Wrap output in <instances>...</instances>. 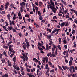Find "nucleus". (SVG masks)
Masks as SVG:
<instances>
[{
    "label": "nucleus",
    "mask_w": 77,
    "mask_h": 77,
    "mask_svg": "<svg viewBox=\"0 0 77 77\" xmlns=\"http://www.w3.org/2000/svg\"><path fill=\"white\" fill-rule=\"evenodd\" d=\"M47 6L48 9H49V8L51 9L52 10L53 12L54 13H56V8H54V7H52L50 4L49 5H47ZM49 6H50V8H49Z\"/></svg>",
    "instance_id": "obj_1"
},
{
    "label": "nucleus",
    "mask_w": 77,
    "mask_h": 77,
    "mask_svg": "<svg viewBox=\"0 0 77 77\" xmlns=\"http://www.w3.org/2000/svg\"><path fill=\"white\" fill-rule=\"evenodd\" d=\"M20 5L21 6V7L22 8H24L25 6H26V3L24 2H22V3H20Z\"/></svg>",
    "instance_id": "obj_2"
},
{
    "label": "nucleus",
    "mask_w": 77,
    "mask_h": 77,
    "mask_svg": "<svg viewBox=\"0 0 77 77\" xmlns=\"http://www.w3.org/2000/svg\"><path fill=\"white\" fill-rule=\"evenodd\" d=\"M9 3L7 2L6 3H5V8L6 9H7L8 8V6H9Z\"/></svg>",
    "instance_id": "obj_3"
},
{
    "label": "nucleus",
    "mask_w": 77,
    "mask_h": 77,
    "mask_svg": "<svg viewBox=\"0 0 77 77\" xmlns=\"http://www.w3.org/2000/svg\"><path fill=\"white\" fill-rule=\"evenodd\" d=\"M15 60H16V57H14L13 59V60L14 62V65H15L16 64V63H17V62H16V61Z\"/></svg>",
    "instance_id": "obj_4"
},
{
    "label": "nucleus",
    "mask_w": 77,
    "mask_h": 77,
    "mask_svg": "<svg viewBox=\"0 0 77 77\" xmlns=\"http://www.w3.org/2000/svg\"><path fill=\"white\" fill-rule=\"evenodd\" d=\"M22 55L23 56H24L25 59H26V60H28V58L27 57V55L25 54H24L23 53H22Z\"/></svg>",
    "instance_id": "obj_5"
},
{
    "label": "nucleus",
    "mask_w": 77,
    "mask_h": 77,
    "mask_svg": "<svg viewBox=\"0 0 77 77\" xmlns=\"http://www.w3.org/2000/svg\"><path fill=\"white\" fill-rule=\"evenodd\" d=\"M9 48V51H11V52H12V53H15V51H13V48Z\"/></svg>",
    "instance_id": "obj_6"
},
{
    "label": "nucleus",
    "mask_w": 77,
    "mask_h": 77,
    "mask_svg": "<svg viewBox=\"0 0 77 77\" xmlns=\"http://www.w3.org/2000/svg\"><path fill=\"white\" fill-rule=\"evenodd\" d=\"M56 45H53V48L52 49L53 52H54V50H55V49H56Z\"/></svg>",
    "instance_id": "obj_7"
},
{
    "label": "nucleus",
    "mask_w": 77,
    "mask_h": 77,
    "mask_svg": "<svg viewBox=\"0 0 77 77\" xmlns=\"http://www.w3.org/2000/svg\"><path fill=\"white\" fill-rule=\"evenodd\" d=\"M47 55L48 57H49V56H50V57H52V54H51V52L48 53Z\"/></svg>",
    "instance_id": "obj_8"
},
{
    "label": "nucleus",
    "mask_w": 77,
    "mask_h": 77,
    "mask_svg": "<svg viewBox=\"0 0 77 77\" xmlns=\"http://www.w3.org/2000/svg\"><path fill=\"white\" fill-rule=\"evenodd\" d=\"M26 47L28 49L30 47V44H29V42H26Z\"/></svg>",
    "instance_id": "obj_9"
},
{
    "label": "nucleus",
    "mask_w": 77,
    "mask_h": 77,
    "mask_svg": "<svg viewBox=\"0 0 77 77\" xmlns=\"http://www.w3.org/2000/svg\"><path fill=\"white\" fill-rule=\"evenodd\" d=\"M60 5L62 8L63 11H64V6H63V5L61 3H60Z\"/></svg>",
    "instance_id": "obj_10"
},
{
    "label": "nucleus",
    "mask_w": 77,
    "mask_h": 77,
    "mask_svg": "<svg viewBox=\"0 0 77 77\" xmlns=\"http://www.w3.org/2000/svg\"><path fill=\"white\" fill-rule=\"evenodd\" d=\"M7 17L8 20H10V19H11L10 17H11V15H10V14L7 15Z\"/></svg>",
    "instance_id": "obj_11"
},
{
    "label": "nucleus",
    "mask_w": 77,
    "mask_h": 77,
    "mask_svg": "<svg viewBox=\"0 0 77 77\" xmlns=\"http://www.w3.org/2000/svg\"><path fill=\"white\" fill-rule=\"evenodd\" d=\"M3 48H5V49H7L9 48V47H8V46H7L5 45H3Z\"/></svg>",
    "instance_id": "obj_12"
},
{
    "label": "nucleus",
    "mask_w": 77,
    "mask_h": 77,
    "mask_svg": "<svg viewBox=\"0 0 77 77\" xmlns=\"http://www.w3.org/2000/svg\"><path fill=\"white\" fill-rule=\"evenodd\" d=\"M61 2H62V3H63V4H64V5H65V6H66V5H67V4H66V3L63 0H62Z\"/></svg>",
    "instance_id": "obj_13"
},
{
    "label": "nucleus",
    "mask_w": 77,
    "mask_h": 77,
    "mask_svg": "<svg viewBox=\"0 0 77 77\" xmlns=\"http://www.w3.org/2000/svg\"><path fill=\"white\" fill-rule=\"evenodd\" d=\"M3 28L4 29V30H5V31H7V32H8V30H7L6 29V27L5 26H3Z\"/></svg>",
    "instance_id": "obj_14"
},
{
    "label": "nucleus",
    "mask_w": 77,
    "mask_h": 77,
    "mask_svg": "<svg viewBox=\"0 0 77 77\" xmlns=\"http://www.w3.org/2000/svg\"><path fill=\"white\" fill-rule=\"evenodd\" d=\"M7 29L8 30H12V26H10V27H8L7 28Z\"/></svg>",
    "instance_id": "obj_15"
},
{
    "label": "nucleus",
    "mask_w": 77,
    "mask_h": 77,
    "mask_svg": "<svg viewBox=\"0 0 77 77\" xmlns=\"http://www.w3.org/2000/svg\"><path fill=\"white\" fill-rule=\"evenodd\" d=\"M1 61H2V63H4L5 62L6 60H5V58H4L2 59H1Z\"/></svg>",
    "instance_id": "obj_16"
},
{
    "label": "nucleus",
    "mask_w": 77,
    "mask_h": 77,
    "mask_svg": "<svg viewBox=\"0 0 77 77\" xmlns=\"http://www.w3.org/2000/svg\"><path fill=\"white\" fill-rule=\"evenodd\" d=\"M33 60L35 61V62H38V60H37L36 58H34L33 59Z\"/></svg>",
    "instance_id": "obj_17"
},
{
    "label": "nucleus",
    "mask_w": 77,
    "mask_h": 77,
    "mask_svg": "<svg viewBox=\"0 0 77 77\" xmlns=\"http://www.w3.org/2000/svg\"><path fill=\"white\" fill-rule=\"evenodd\" d=\"M21 58H22V59H23V60H24V61H26V58H25L24 56H21Z\"/></svg>",
    "instance_id": "obj_18"
},
{
    "label": "nucleus",
    "mask_w": 77,
    "mask_h": 77,
    "mask_svg": "<svg viewBox=\"0 0 77 77\" xmlns=\"http://www.w3.org/2000/svg\"><path fill=\"white\" fill-rule=\"evenodd\" d=\"M50 3L51 5L53 6L52 7H54V6H55L54 5V2H51Z\"/></svg>",
    "instance_id": "obj_19"
},
{
    "label": "nucleus",
    "mask_w": 77,
    "mask_h": 77,
    "mask_svg": "<svg viewBox=\"0 0 77 77\" xmlns=\"http://www.w3.org/2000/svg\"><path fill=\"white\" fill-rule=\"evenodd\" d=\"M54 52H52V57L53 56V57H56V55H55V54H54Z\"/></svg>",
    "instance_id": "obj_20"
},
{
    "label": "nucleus",
    "mask_w": 77,
    "mask_h": 77,
    "mask_svg": "<svg viewBox=\"0 0 77 77\" xmlns=\"http://www.w3.org/2000/svg\"><path fill=\"white\" fill-rule=\"evenodd\" d=\"M59 41V44H61L62 43V41H61V38H59L58 39Z\"/></svg>",
    "instance_id": "obj_21"
},
{
    "label": "nucleus",
    "mask_w": 77,
    "mask_h": 77,
    "mask_svg": "<svg viewBox=\"0 0 77 77\" xmlns=\"http://www.w3.org/2000/svg\"><path fill=\"white\" fill-rule=\"evenodd\" d=\"M65 25V22H63L61 23V27L64 26Z\"/></svg>",
    "instance_id": "obj_22"
},
{
    "label": "nucleus",
    "mask_w": 77,
    "mask_h": 77,
    "mask_svg": "<svg viewBox=\"0 0 77 77\" xmlns=\"http://www.w3.org/2000/svg\"><path fill=\"white\" fill-rule=\"evenodd\" d=\"M72 61L70 60L69 61V65L70 66H71V65H72Z\"/></svg>",
    "instance_id": "obj_23"
},
{
    "label": "nucleus",
    "mask_w": 77,
    "mask_h": 77,
    "mask_svg": "<svg viewBox=\"0 0 77 77\" xmlns=\"http://www.w3.org/2000/svg\"><path fill=\"white\" fill-rule=\"evenodd\" d=\"M68 9H66L64 11H63V12L64 14H66V13H68Z\"/></svg>",
    "instance_id": "obj_24"
},
{
    "label": "nucleus",
    "mask_w": 77,
    "mask_h": 77,
    "mask_svg": "<svg viewBox=\"0 0 77 77\" xmlns=\"http://www.w3.org/2000/svg\"><path fill=\"white\" fill-rule=\"evenodd\" d=\"M3 53L4 55H5V56H6V57L7 56V54H6V52L4 51Z\"/></svg>",
    "instance_id": "obj_25"
},
{
    "label": "nucleus",
    "mask_w": 77,
    "mask_h": 77,
    "mask_svg": "<svg viewBox=\"0 0 77 77\" xmlns=\"http://www.w3.org/2000/svg\"><path fill=\"white\" fill-rule=\"evenodd\" d=\"M27 75L28 76H29V77H32V75L31 74H29L28 73H27Z\"/></svg>",
    "instance_id": "obj_26"
},
{
    "label": "nucleus",
    "mask_w": 77,
    "mask_h": 77,
    "mask_svg": "<svg viewBox=\"0 0 77 77\" xmlns=\"http://www.w3.org/2000/svg\"><path fill=\"white\" fill-rule=\"evenodd\" d=\"M8 46H9V48H12V47H13V45H10V44H8V45H7Z\"/></svg>",
    "instance_id": "obj_27"
},
{
    "label": "nucleus",
    "mask_w": 77,
    "mask_h": 77,
    "mask_svg": "<svg viewBox=\"0 0 77 77\" xmlns=\"http://www.w3.org/2000/svg\"><path fill=\"white\" fill-rule=\"evenodd\" d=\"M8 75L7 74H5V75H2V77H8Z\"/></svg>",
    "instance_id": "obj_28"
},
{
    "label": "nucleus",
    "mask_w": 77,
    "mask_h": 77,
    "mask_svg": "<svg viewBox=\"0 0 77 77\" xmlns=\"http://www.w3.org/2000/svg\"><path fill=\"white\" fill-rule=\"evenodd\" d=\"M67 52H68V51H64V52L63 53V54H64V55H65V54H66V53H67Z\"/></svg>",
    "instance_id": "obj_29"
},
{
    "label": "nucleus",
    "mask_w": 77,
    "mask_h": 77,
    "mask_svg": "<svg viewBox=\"0 0 77 77\" xmlns=\"http://www.w3.org/2000/svg\"><path fill=\"white\" fill-rule=\"evenodd\" d=\"M58 67L59 68V69L61 70V71H63V69H62V68L60 66H59V65L58 66Z\"/></svg>",
    "instance_id": "obj_30"
},
{
    "label": "nucleus",
    "mask_w": 77,
    "mask_h": 77,
    "mask_svg": "<svg viewBox=\"0 0 77 77\" xmlns=\"http://www.w3.org/2000/svg\"><path fill=\"white\" fill-rule=\"evenodd\" d=\"M50 43H49V45H51V44H53V42H52V41L50 40Z\"/></svg>",
    "instance_id": "obj_31"
},
{
    "label": "nucleus",
    "mask_w": 77,
    "mask_h": 77,
    "mask_svg": "<svg viewBox=\"0 0 77 77\" xmlns=\"http://www.w3.org/2000/svg\"><path fill=\"white\" fill-rule=\"evenodd\" d=\"M34 24L35 26V27H37V28H38L39 27V26H38V25L36 24V23H34Z\"/></svg>",
    "instance_id": "obj_32"
},
{
    "label": "nucleus",
    "mask_w": 77,
    "mask_h": 77,
    "mask_svg": "<svg viewBox=\"0 0 77 77\" xmlns=\"http://www.w3.org/2000/svg\"><path fill=\"white\" fill-rule=\"evenodd\" d=\"M18 17H21V14L20 12H19L18 13Z\"/></svg>",
    "instance_id": "obj_33"
},
{
    "label": "nucleus",
    "mask_w": 77,
    "mask_h": 77,
    "mask_svg": "<svg viewBox=\"0 0 77 77\" xmlns=\"http://www.w3.org/2000/svg\"><path fill=\"white\" fill-rule=\"evenodd\" d=\"M62 68H63V69H64V70H66V66H62Z\"/></svg>",
    "instance_id": "obj_34"
},
{
    "label": "nucleus",
    "mask_w": 77,
    "mask_h": 77,
    "mask_svg": "<svg viewBox=\"0 0 77 77\" xmlns=\"http://www.w3.org/2000/svg\"><path fill=\"white\" fill-rule=\"evenodd\" d=\"M68 20L69 21L70 20V21H73V20L71 18H69Z\"/></svg>",
    "instance_id": "obj_35"
},
{
    "label": "nucleus",
    "mask_w": 77,
    "mask_h": 77,
    "mask_svg": "<svg viewBox=\"0 0 77 77\" xmlns=\"http://www.w3.org/2000/svg\"><path fill=\"white\" fill-rule=\"evenodd\" d=\"M50 72H54V69H53L52 70H50Z\"/></svg>",
    "instance_id": "obj_36"
},
{
    "label": "nucleus",
    "mask_w": 77,
    "mask_h": 77,
    "mask_svg": "<svg viewBox=\"0 0 77 77\" xmlns=\"http://www.w3.org/2000/svg\"><path fill=\"white\" fill-rule=\"evenodd\" d=\"M22 72V73H21V74L23 76H24V75L25 73H24V71H23V72Z\"/></svg>",
    "instance_id": "obj_37"
},
{
    "label": "nucleus",
    "mask_w": 77,
    "mask_h": 77,
    "mask_svg": "<svg viewBox=\"0 0 77 77\" xmlns=\"http://www.w3.org/2000/svg\"><path fill=\"white\" fill-rule=\"evenodd\" d=\"M55 55H57V49H56L55 51Z\"/></svg>",
    "instance_id": "obj_38"
},
{
    "label": "nucleus",
    "mask_w": 77,
    "mask_h": 77,
    "mask_svg": "<svg viewBox=\"0 0 77 77\" xmlns=\"http://www.w3.org/2000/svg\"><path fill=\"white\" fill-rule=\"evenodd\" d=\"M55 30H56V31H57V32H58L59 33V31L60 30V29H58L57 30V29H55Z\"/></svg>",
    "instance_id": "obj_39"
},
{
    "label": "nucleus",
    "mask_w": 77,
    "mask_h": 77,
    "mask_svg": "<svg viewBox=\"0 0 77 77\" xmlns=\"http://www.w3.org/2000/svg\"><path fill=\"white\" fill-rule=\"evenodd\" d=\"M5 26H9V23H8L7 22H5Z\"/></svg>",
    "instance_id": "obj_40"
},
{
    "label": "nucleus",
    "mask_w": 77,
    "mask_h": 77,
    "mask_svg": "<svg viewBox=\"0 0 77 77\" xmlns=\"http://www.w3.org/2000/svg\"><path fill=\"white\" fill-rule=\"evenodd\" d=\"M7 63L8 64H11L12 62H10L9 60H8L7 61Z\"/></svg>",
    "instance_id": "obj_41"
},
{
    "label": "nucleus",
    "mask_w": 77,
    "mask_h": 77,
    "mask_svg": "<svg viewBox=\"0 0 77 77\" xmlns=\"http://www.w3.org/2000/svg\"><path fill=\"white\" fill-rule=\"evenodd\" d=\"M38 48L40 50H41V51H42V50H43L42 48H39V47H38Z\"/></svg>",
    "instance_id": "obj_42"
},
{
    "label": "nucleus",
    "mask_w": 77,
    "mask_h": 77,
    "mask_svg": "<svg viewBox=\"0 0 77 77\" xmlns=\"http://www.w3.org/2000/svg\"><path fill=\"white\" fill-rule=\"evenodd\" d=\"M13 67L14 68V69H17V66H16L15 65H13Z\"/></svg>",
    "instance_id": "obj_43"
},
{
    "label": "nucleus",
    "mask_w": 77,
    "mask_h": 77,
    "mask_svg": "<svg viewBox=\"0 0 77 77\" xmlns=\"http://www.w3.org/2000/svg\"><path fill=\"white\" fill-rule=\"evenodd\" d=\"M29 14H26L25 16V17H29Z\"/></svg>",
    "instance_id": "obj_44"
},
{
    "label": "nucleus",
    "mask_w": 77,
    "mask_h": 77,
    "mask_svg": "<svg viewBox=\"0 0 77 77\" xmlns=\"http://www.w3.org/2000/svg\"><path fill=\"white\" fill-rule=\"evenodd\" d=\"M77 47V45L76 44H75L73 45V47H75V48Z\"/></svg>",
    "instance_id": "obj_45"
},
{
    "label": "nucleus",
    "mask_w": 77,
    "mask_h": 77,
    "mask_svg": "<svg viewBox=\"0 0 77 77\" xmlns=\"http://www.w3.org/2000/svg\"><path fill=\"white\" fill-rule=\"evenodd\" d=\"M48 69V64H46L45 66V69Z\"/></svg>",
    "instance_id": "obj_46"
},
{
    "label": "nucleus",
    "mask_w": 77,
    "mask_h": 77,
    "mask_svg": "<svg viewBox=\"0 0 77 77\" xmlns=\"http://www.w3.org/2000/svg\"><path fill=\"white\" fill-rule=\"evenodd\" d=\"M75 30H73L72 32V34L73 35H74V34H75Z\"/></svg>",
    "instance_id": "obj_47"
},
{
    "label": "nucleus",
    "mask_w": 77,
    "mask_h": 77,
    "mask_svg": "<svg viewBox=\"0 0 77 77\" xmlns=\"http://www.w3.org/2000/svg\"><path fill=\"white\" fill-rule=\"evenodd\" d=\"M23 68H20V71L21 72H23V71H24V70H23Z\"/></svg>",
    "instance_id": "obj_48"
},
{
    "label": "nucleus",
    "mask_w": 77,
    "mask_h": 77,
    "mask_svg": "<svg viewBox=\"0 0 77 77\" xmlns=\"http://www.w3.org/2000/svg\"><path fill=\"white\" fill-rule=\"evenodd\" d=\"M48 63L50 65H52V63H51L50 61L48 62Z\"/></svg>",
    "instance_id": "obj_49"
},
{
    "label": "nucleus",
    "mask_w": 77,
    "mask_h": 77,
    "mask_svg": "<svg viewBox=\"0 0 77 77\" xmlns=\"http://www.w3.org/2000/svg\"><path fill=\"white\" fill-rule=\"evenodd\" d=\"M0 37L1 38V39H2V40H4V38H3L2 37V35L1 34V35Z\"/></svg>",
    "instance_id": "obj_50"
},
{
    "label": "nucleus",
    "mask_w": 77,
    "mask_h": 77,
    "mask_svg": "<svg viewBox=\"0 0 77 77\" xmlns=\"http://www.w3.org/2000/svg\"><path fill=\"white\" fill-rule=\"evenodd\" d=\"M11 23L13 25H14V26H15V23H14V21H12Z\"/></svg>",
    "instance_id": "obj_51"
},
{
    "label": "nucleus",
    "mask_w": 77,
    "mask_h": 77,
    "mask_svg": "<svg viewBox=\"0 0 77 77\" xmlns=\"http://www.w3.org/2000/svg\"><path fill=\"white\" fill-rule=\"evenodd\" d=\"M74 22L76 23V24H77V19H75L74 20Z\"/></svg>",
    "instance_id": "obj_52"
},
{
    "label": "nucleus",
    "mask_w": 77,
    "mask_h": 77,
    "mask_svg": "<svg viewBox=\"0 0 77 77\" xmlns=\"http://www.w3.org/2000/svg\"><path fill=\"white\" fill-rule=\"evenodd\" d=\"M46 50H48L49 48H48V45H46Z\"/></svg>",
    "instance_id": "obj_53"
},
{
    "label": "nucleus",
    "mask_w": 77,
    "mask_h": 77,
    "mask_svg": "<svg viewBox=\"0 0 77 77\" xmlns=\"http://www.w3.org/2000/svg\"><path fill=\"white\" fill-rule=\"evenodd\" d=\"M26 71H27L28 72H30V69H29L27 68L26 69Z\"/></svg>",
    "instance_id": "obj_54"
},
{
    "label": "nucleus",
    "mask_w": 77,
    "mask_h": 77,
    "mask_svg": "<svg viewBox=\"0 0 77 77\" xmlns=\"http://www.w3.org/2000/svg\"><path fill=\"white\" fill-rule=\"evenodd\" d=\"M53 19L54 20H56V19L57 18H56V16L53 17Z\"/></svg>",
    "instance_id": "obj_55"
},
{
    "label": "nucleus",
    "mask_w": 77,
    "mask_h": 77,
    "mask_svg": "<svg viewBox=\"0 0 77 77\" xmlns=\"http://www.w3.org/2000/svg\"><path fill=\"white\" fill-rule=\"evenodd\" d=\"M23 47L24 50H26V45H23Z\"/></svg>",
    "instance_id": "obj_56"
},
{
    "label": "nucleus",
    "mask_w": 77,
    "mask_h": 77,
    "mask_svg": "<svg viewBox=\"0 0 77 77\" xmlns=\"http://www.w3.org/2000/svg\"><path fill=\"white\" fill-rule=\"evenodd\" d=\"M19 36H20V37H21V36H22V34H21V33H19Z\"/></svg>",
    "instance_id": "obj_57"
},
{
    "label": "nucleus",
    "mask_w": 77,
    "mask_h": 77,
    "mask_svg": "<svg viewBox=\"0 0 77 77\" xmlns=\"http://www.w3.org/2000/svg\"><path fill=\"white\" fill-rule=\"evenodd\" d=\"M63 42L65 44H66V40L65 39L64 40Z\"/></svg>",
    "instance_id": "obj_58"
},
{
    "label": "nucleus",
    "mask_w": 77,
    "mask_h": 77,
    "mask_svg": "<svg viewBox=\"0 0 77 77\" xmlns=\"http://www.w3.org/2000/svg\"><path fill=\"white\" fill-rule=\"evenodd\" d=\"M72 69L73 72H75V68L74 67H72Z\"/></svg>",
    "instance_id": "obj_59"
},
{
    "label": "nucleus",
    "mask_w": 77,
    "mask_h": 77,
    "mask_svg": "<svg viewBox=\"0 0 77 77\" xmlns=\"http://www.w3.org/2000/svg\"><path fill=\"white\" fill-rule=\"evenodd\" d=\"M11 8H13L14 7V4L12 3L11 4Z\"/></svg>",
    "instance_id": "obj_60"
},
{
    "label": "nucleus",
    "mask_w": 77,
    "mask_h": 77,
    "mask_svg": "<svg viewBox=\"0 0 77 77\" xmlns=\"http://www.w3.org/2000/svg\"><path fill=\"white\" fill-rule=\"evenodd\" d=\"M35 9L36 11H38V8L37 7H35Z\"/></svg>",
    "instance_id": "obj_61"
},
{
    "label": "nucleus",
    "mask_w": 77,
    "mask_h": 77,
    "mask_svg": "<svg viewBox=\"0 0 77 77\" xmlns=\"http://www.w3.org/2000/svg\"><path fill=\"white\" fill-rule=\"evenodd\" d=\"M37 75H38L39 74V69H38L37 71Z\"/></svg>",
    "instance_id": "obj_62"
},
{
    "label": "nucleus",
    "mask_w": 77,
    "mask_h": 77,
    "mask_svg": "<svg viewBox=\"0 0 77 77\" xmlns=\"http://www.w3.org/2000/svg\"><path fill=\"white\" fill-rule=\"evenodd\" d=\"M65 62H66L67 63L68 62V60L67 59H65Z\"/></svg>",
    "instance_id": "obj_63"
},
{
    "label": "nucleus",
    "mask_w": 77,
    "mask_h": 77,
    "mask_svg": "<svg viewBox=\"0 0 77 77\" xmlns=\"http://www.w3.org/2000/svg\"><path fill=\"white\" fill-rule=\"evenodd\" d=\"M74 39H75V37L74 36H73L72 37V41L74 40Z\"/></svg>",
    "instance_id": "obj_64"
}]
</instances>
